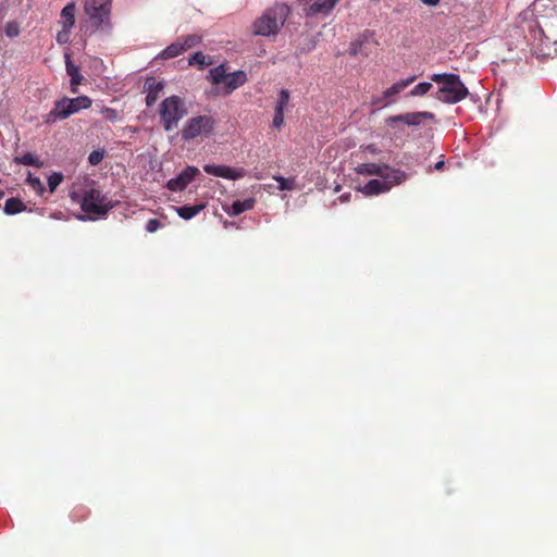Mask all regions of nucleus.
<instances>
[{
    "label": "nucleus",
    "instance_id": "4",
    "mask_svg": "<svg viewBox=\"0 0 557 557\" xmlns=\"http://www.w3.org/2000/svg\"><path fill=\"white\" fill-rule=\"evenodd\" d=\"M91 99L87 96L76 98L63 97L54 102L53 109L46 115V123H54L58 120H65L81 110L91 107Z\"/></svg>",
    "mask_w": 557,
    "mask_h": 557
},
{
    "label": "nucleus",
    "instance_id": "26",
    "mask_svg": "<svg viewBox=\"0 0 557 557\" xmlns=\"http://www.w3.org/2000/svg\"><path fill=\"white\" fill-rule=\"evenodd\" d=\"M27 184L36 191L39 196L45 193V186L39 177L34 176L32 173H28L26 178Z\"/></svg>",
    "mask_w": 557,
    "mask_h": 557
},
{
    "label": "nucleus",
    "instance_id": "1",
    "mask_svg": "<svg viewBox=\"0 0 557 557\" xmlns=\"http://www.w3.org/2000/svg\"><path fill=\"white\" fill-rule=\"evenodd\" d=\"M431 79L441 86L435 98L445 103H457L469 96V90L461 82L459 75L453 73L433 74Z\"/></svg>",
    "mask_w": 557,
    "mask_h": 557
},
{
    "label": "nucleus",
    "instance_id": "39",
    "mask_svg": "<svg viewBox=\"0 0 557 557\" xmlns=\"http://www.w3.org/2000/svg\"><path fill=\"white\" fill-rule=\"evenodd\" d=\"M366 149L368 151H370L371 153H375L377 151L376 147L374 145H369L366 147Z\"/></svg>",
    "mask_w": 557,
    "mask_h": 557
},
{
    "label": "nucleus",
    "instance_id": "33",
    "mask_svg": "<svg viewBox=\"0 0 557 557\" xmlns=\"http://www.w3.org/2000/svg\"><path fill=\"white\" fill-rule=\"evenodd\" d=\"M70 30L71 28H63L57 34V41L59 44H66L70 39Z\"/></svg>",
    "mask_w": 557,
    "mask_h": 557
},
{
    "label": "nucleus",
    "instance_id": "21",
    "mask_svg": "<svg viewBox=\"0 0 557 557\" xmlns=\"http://www.w3.org/2000/svg\"><path fill=\"white\" fill-rule=\"evenodd\" d=\"M63 28H72L75 24V4L69 3L61 11V22Z\"/></svg>",
    "mask_w": 557,
    "mask_h": 557
},
{
    "label": "nucleus",
    "instance_id": "5",
    "mask_svg": "<svg viewBox=\"0 0 557 557\" xmlns=\"http://www.w3.org/2000/svg\"><path fill=\"white\" fill-rule=\"evenodd\" d=\"M159 114L164 131L171 132L177 128L180 121L187 114V108L181 97L171 96L161 102Z\"/></svg>",
    "mask_w": 557,
    "mask_h": 557
},
{
    "label": "nucleus",
    "instance_id": "10",
    "mask_svg": "<svg viewBox=\"0 0 557 557\" xmlns=\"http://www.w3.org/2000/svg\"><path fill=\"white\" fill-rule=\"evenodd\" d=\"M341 0H298L302 12L308 17H325L331 14Z\"/></svg>",
    "mask_w": 557,
    "mask_h": 557
},
{
    "label": "nucleus",
    "instance_id": "18",
    "mask_svg": "<svg viewBox=\"0 0 557 557\" xmlns=\"http://www.w3.org/2000/svg\"><path fill=\"white\" fill-rule=\"evenodd\" d=\"M65 67L67 75L71 77V91L76 94L78 91L77 87L82 84L84 77L79 73V67L72 62L69 54H65Z\"/></svg>",
    "mask_w": 557,
    "mask_h": 557
},
{
    "label": "nucleus",
    "instance_id": "12",
    "mask_svg": "<svg viewBox=\"0 0 557 557\" xmlns=\"http://www.w3.org/2000/svg\"><path fill=\"white\" fill-rule=\"evenodd\" d=\"M434 114L431 112H408L405 114L392 115L386 119V124L393 126L396 123H404L408 126H418L423 120H433Z\"/></svg>",
    "mask_w": 557,
    "mask_h": 557
},
{
    "label": "nucleus",
    "instance_id": "24",
    "mask_svg": "<svg viewBox=\"0 0 557 557\" xmlns=\"http://www.w3.org/2000/svg\"><path fill=\"white\" fill-rule=\"evenodd\" d=\"M177 39H178L181 46H183L184 51L191 49L201 42V37L196 34L180 37Z\"/></svg>",
    "mask_w": 557,
    "mask_h": 557
},
{
    "label": "nucleus",
    "instance_id": "36",
    "mask_svg": "<svg viewBox=\"0 0 557 557\" xmlns=\"http://www.w3.org/2000/svg\"><path fill=\"white\" fill-rule=\"evenodd\" d=\"M385 101H386V98H382V95L372 98V104H374V106L384 107L383 103Z\"/></svg>",
    "mask_w": 557,
    "mask_h": 557
},
{
    "label": "nucleus",
    "instance_id": "2",
    "mask_svg": "<svg viewBox=\"0 0 557 557\" xmlns=\"http://www.w3.org/2000/svg\"><path fill=\"white\" fill-rule=\"evenodd\" d=\"M70 197L74 202L79 203L82 211L90 219L104 216L114 207L97 188H89L83 193L74 190Z\"/></svg>",
    "mask_w": 557,
    "mask_h": 557
},
{
    "label": "nucleus",
    "instance_id": "38",
    "mask_svg": "<svg viewBox=\"0 0 557 557\" xmlns=\"http://www.w3.org/2000/svg\"><path fill=\"white\" fill-rule=\"evenodd\" d=\"M444 165H445L444 160H440V161H437V162L434 164L433 169H434L435 171H441V170H443Z\"/></svg>",
    "mask_w": 557,
    "mask_h": 557
},
{
    "label": "nucleus",
    "instance_id": "27",
    "mask_svg": "<svg viewBox=\"0 0 557 557\" xmlns=\"http://www.w3.org/2000/svg\"><path fill=\"white\" fill-rule=\"evenodd\" d=\"M206 59H207V57L201 51H198L190 55V58L188 60V64L189 65L197 64V65H199L200 69H203L205 66L211 64V62H207Z\"/></svg>",
    "mask_w": 557,
    "mask_h": 557
},
{
    "label": "nucleus",
    "instance_id": "7",
    "mask_svg": "<svg viewBox=\"0 0 557 557\" xmlns=\"http://www.w3.org/2000/svg\"><path fill=\"white\" fill-rule=\"evenodd\" d=\"M112 0H85L84 11L91 21L92 26L99 29L110 25Z\"/></svg>",
    "mask_w": 557,
    "mask_h": 557
},
{
    "label": "nucleus",
    "instance_id": "30",
    "mask_svg": "<svg viewBox=\"0 0 557 557\" xmlns=\"http://www.w3.org/2000/svg\"><path fill=\"white\" fill-rule=\"evenodd\" d=\"M4 33L8 37L14 38L20 34V25L16 22H9L5 25Z\"/></svg>",
    "mask_w": 557,
    "mask_h": 557
},
{
    "label": "nucleus",
    "instance_id": "41",
    "mask_svg": "<svg viewBox=\"0 0 557 557\" xmlns=\"http://www.w3.org/2000/svg\"><path fill=\"white\" fill-rule=\"evenodd\" d=\"M4 196V193L0 190V199Z\"/></svg>",
    "mask_w": 557,
    "mask_h": 557
},
{
    "label": "nucleus",
    "instance_id": "25",
    "mask_svg": "<svg viewBox=\"0 0 557 557\" xmlns=\"http://www.w3.org/2000/svg\"><path fill=\"white\" fill-rule=\"evenodd\" d=\"M14 161L20 164L37 168H40L42 165L38 158L30 152H26L22 157H16Z\"/></svg>",
    "mask_w": 557,
    "mask_h": 557
},
{
    "label": "nucleus",
    "instance_id": "16",
    "mask_svg": "<svg viewBox=\"0 0 557 557\" xmlns=\"http://www.w3.org/2000/svg\"><path fill=\"white\" fill-rule=\"evenodd\" d=\"M416 79V76L409 77L407 79H401L395 84H393L389 88L383 91L382 98H386V101L383 106H388L395 102V97L400 94L406 87L411 85Z\"/></svg>",
    "mask_w": 557,
    "mask_h": 557
},
{
    "label": "nucleus",
    "instance_id": "22",
    "mask_svg": "<svg viewBox=\"0 0 557 557\" xmlns=\"http://www.w3.org/2000/svg\"><path fill=\"white\" fill-rule=\"evenodd\" d=\"M26 209V206L18 198H9L4 205V212L9 215L21 213Z\"/></svg>",
    "mask_w": 557,
    "mask_h": 557
},
{
    "label": "nucleus",
    "instance_id": "20",
    "mask_svg": "<svg viewBox=\"0 0 557 557\" xmlns=\"http://www.w3.org/2000/svg\"><path fill=\"white\" fill-rule=\"evenodd\" d=\"M205 208L206 203H198L195 206L176 207L175 210L180 218L184 220H190L197 214H199Z\"/></svg>",
    "mask_w": 557,
    "mask_h": 557
},
{
    "label": "nucleus",
    "instance_id": "23",
    "mask_svg": "<svg viewBox=\"0 0 557 557\" xmlns=\"http://www.w3.org/2000/svg\"><path fill=\"white\" fill-rule=\"evenodd\" d=\"M184 52V48L183 46H181L178 39L176 41H174L173 44H171L170 46H168L161 53H160V58L164 59V60H168V59H172V58H175L180 54H182Z\"/></svg>",
    "mask_w": 557,
    "mask_h": 557
},
{
    "label": "nucleus",
    "instance_id": "13",
    "mask_svg": "<svg viewBox=\"0 0 557 557\" xmlns=\"http://www.w3.org/2000/svg\"><path fill=\"white\" fill-rule=\"evenodd\" d=\"M203 170L210 175L228 180H238L245 175V171L243 169H233L226 165L206 164Z\"/></svg>",
    "mask_w": 557,
    "mask_h": 557
},
{
    "label": "nucleus",
    "instance_id": "32",
    "mask_svg": "<svg viewBox=\"0 0 557 557\" xmlns=\"http://www.w3.org/2000/svg\"><path fill=\"white\" fill-rule=\"evenodd\" d=\"M101 112L104 115V117L110 122H114L117 120L119 113L115 109L103 108Z\"/></svg>",
    "mask_w": 557,
    "mask_h": 557
},
{
    "label": "nucleus",
    "instance_id": "34",
    "mask_svg": "<svg viewBox=\"0 0 557 557\" xmlns=\"http://www.w3.org/2000/svg\"><path fill=\"white\" fill-rule=\"evenodd\" d=\"M161 227V222L157 219H150L146 224V231L154 233Z\"/></svg>",
    "mask_w": 557,
    "mask_h": 557
},
{
    "label": "nucleus",
    "instance_id": "15",
    "mask_svg": "<svg viewBox=\"0 0 557 557\" xmlns=\"http://www.w3.org/2000/svg\"><path fill=\"white\" fill-rule=\"evenodd\" d=\"M289 91L287 89H281L278 92V99L274 108V116L272 121L273 127L281 129L284 125V111L289 103Z\"/></svg>",
    "mask_w": 557,
    "mask_h": 557
},
{
    "label": "nucleus",
    "instance_id": "6",
    "mask_svg": "<svg viewBox=\"0 0 557 557\" xmlns=\"http://www.w3.org/2000/svg\"><path fill=\"white\" fill-rule=\"evenodd\" d=\"M209 78L212 84H223V94L231 95L234 90L245 85L248 81L245 71L238 70L233 73H226L224 63L211 69L209 71Z\"/></svg>",
    "mask_w": 557,
    "mask_h": 557
},
{
    "label": "nucleus",
    "instance_id": "29",
    "mask_svg": "<svg viewBox=\"0 0 557 557\" xmlns=\"http://www.w3.org/2000/svg\"><path fill=\"white\" fill-rule=\"evenodd\" d=\"M431 88H432V84L431 83H428V82L419 83L410 91V96H412V97L423 96L426 92H429Z\"/></svg>",
    "mask_w": 557,
    "mask_h": 557
},
{
    "label": "nucleus",
    "instance_id": "28",
    "mask_svg": "<svg viewBox=\"0 0 557 557\" xmlns=\"http://www.w3.org/2000/svg\"><path fill=\"white\" fill-rule=\"evenodd\" d=\"M63 174L60 173V172H53L49 177H48V186H49V190L50 193H53L57 187L63 182Z\"/></svg>",
    "mask_w": 557,
    "mask_h": 557
},
{
    "label": "nucleus",
    "instance_id": "17",
    "mask_svg": "<svg viewBox=\"0 0 557 557\" xmlns=\"http://www.w3.org/2000/svg\"><path fill=\"white\" fill-rule=\"evenodd\" d=\"M164 85L162 82H158L154 77H149L145 82V88L147 90L146 104L151 107L156 103L159 92L163 89Z\"/></svg>",
    "mask_w": 557,
    "mask_h": 557
},
{
    "label": "nucleus",
    "instance_id": "8",
    "mask_svg": "<svg viewBox=\"0 0 557 557\" xmlns=\"http://www.w3.org/2000/svg\"><path fill=\"white\" fill-rule=\"evenodd\" d=\"M215 125L213 117L209 115H198L187 120L183 129L182 138L184 140H191L198 136H209Z\"/></svg>",
    "mask_w": 557,
    "mask_h": 557
},
{
    "label": "nucleus",
    "instance_id": "40",
    "mask_svg": "<svg viewBox=\"0 0 557 557\" xmlns=\"http://www.w3.org/2000/svg\"><path fill=\"white\" fill-rule=\"evenodd\" d=\"M341 199H343V200H347V199H348V196L343 195V196L341 197Z\"/></svg>",
    "mask_w": 557,
    "mask_h": 557
},
{
    "label": "nucleus",
    "instance_id": "3",
    "mask_svg": "<svg viewBox=\"0 0 557 557\" xmlns=\"http://www.w3.org/2000/svg\"><path fill=\"white\" fill-rule=\"evenodd\" d=\"M289 15L286 4H276L268 9L253 24L255 33L260 36L275 34Z\"/></svg>",
    "mask_w": 557,
    "mask_h": 557
},
{
    "label": "nucleus",
    "instance_id": "9",
    "mask_svg": "<svg viewBox=\"0 0 557 557\" xmlns=\"http://www.w3.org/2000/svg\"><path fill=\"white\" fill-rule=\"evenodd\" d=\"M356 173L360 175H375L384 180H394L396 183H403L407 178L404 171L392 169L388 165H380L376 163H361L355 169Z\"/></svg>",
    "mask_w": 557,
    "mask_h": 557
},
{
    "label": "nucleus",
    "instance_id": "14",
    "mask_svg": "<svg viewBox=\"0 0 557 557\" xmlns=\"http://www.w3.org/2000/svg\"><path fill=\"white\" fill-rule=\"evenodd\" d=\"M399 183L394 182V180H384L380 181L373 178L369 181L363 187L359 188V190L364 196H376L380 194H384L391 190L394 185H398Z\"/></svg>",
    "mask_w": 557,
    "mask_h": 557
},
{
    "label": "nucleus",
    "instance_id": "37",
    "mask_svg": "<svg viewBox=\"0 0 557 557\" xmlns=\"http://www.w3.org/2000/svg\"><path fill=\"white\" fill-rule=\"evenodd\" d=\"M420 1L429 7H435L440 3V0H420Z\"/></svg>",
    "mask_w": 557,
    "mask_h": 557
},
{
    "label": "nucleus",
    "instance_id": "11",
    "mask_svg": "<svg viewBox=\"0 0 557 557\" xmlns=\"http://www.w3.org/2000/svg\"><path fill=\"white\" fill-rule=\"evenodd\" d=\"M199 174L198 168L188 165L176 177L168 181L166 188L171 191H182Z\"/></svg>",
    "mask_w": 557,
    "mask_h": 557
},
{
    "label": "nucleus",
    "instance_id": "35",
    "mask_svg": "<svg viewBox=\"0 0 557 557\" xmlns=\"http://www.w3.org/2000/svg\"><path fill=\"white\" fill-rule=\"evenodd\" d=\"M274 180L280 184L281 190H290L292 189V182L285 177L276 176Z\"/></svg>",
    "mask_w": 557,
    "mask_h": 557
},
{
    "label": "nucleus",
    "instance_id": "19",
    "mask_svg": "<svg viewBox=\"0 0 557 557\" xmlns=\"http://www.w3.org/2000/svg\"><path fill=\"white\" fill-rule=\"evenodd\" d=\"M255 198H247L245 200H236L230 207H223L224 211L232 216L239 215L245 211H249L255 207Z\"/></svg>",
    "mask_w": 557,
    "mask_h": 557
},
{
    "label": "nucleus",
    "instance_id": "31",
    "mask_svg": "<svg viewBox=\"0 0 557 557\" xmlns=\"http://www.w3.org/2000/svg\"><path fill=\"white\" fill-rule=\"evenodd\" d=\"M104 158V151L103 150H94L89 153L88 162L91 165H98Z\"/></svg>",
    "mask_w": 557,
    "mask_h": 557
}]
</instances>
